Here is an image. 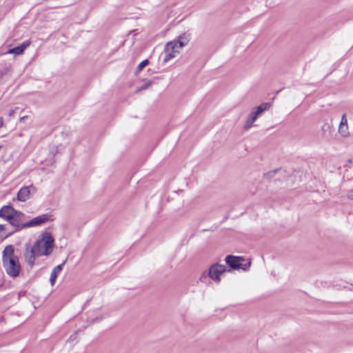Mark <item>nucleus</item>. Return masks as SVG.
I'll use <instances>...</instances> for the list:
<instances>
[{
	"label": "nucleus",
	"mask_w": 353,
	"mask_h": 353,
	"mask_svg": "<svg viewBox=\"0 0 353 353\" xmlns=\"http://www.w3.org/2000/svg\"><path fill=\"white\" fill-rule=\"evenodd\" d=\"M178 40L182 42V45H187L190 40L189 35L183 34L178 37Z\"/></svg>",
	"instance_id": "obj_18"
},
{
	"label": "nucleus",
	"mask_w": 353,
	"mask_h": 353,
	"mask_svg": "<svg viewBox=\"0 0 353 353\" xmlns=\"http://www.w3.org/2000/svg\"><path fill=\"white\" fill-rule=\"evenodd\" d=\"M270 107V104L269 103H263L259 106L254 108L252 111L249 114V117L252 119V121H256L265 110H268Z\"/></svg>",
	"instance_id": "obj_9"
},
{
	"label": "nucleus",
	"mask_w": 353,
	"mask_h": 353,
	"mask_svg": "<svg viewBox=\"0 0 353 353\" xmlns=\"http://www.w3.org/2000/svg\"><path fill=\"white\" fill-rule=\"evenodd\" d=\"M36 256H38L36 248L34 246L30 247L29 243L26 244L24 257L26 263L30 266V268L34 266Z\"/></svg>",
	"instance_id": "obj_7"
},
{
	"label": "nucleus",
	"mask_w": 353,
	"mask_h": 353,
	"mask_svg": "<svg viewBox=\"0 0 353 353\" xmlns=\"http://www.w3.org/2000/svg\"><path fill=\"white\" fill-rule=\"evenodd\" d=\"M3 125V119L2 117H0V128H2Z\"/></svg>",
	"instance_id": "obj_28"
},
{
	"label": "nucleus",
	"mask_w": 353,
	"mask_h": 353,
	"mask_svg": "<svg viewBox=\"0 0 353 353\" xmlns=\"http://www.w3.org/2000/svg\"><path fill=\"white\" fill-rule=\"evenodd\" d=\"M5 225H0V232L4 230Z\"/></svg>",
	"instance_id": "obj_29"
},
{
	"label": "nucleus",
	"mask_w": 353,
	"mask_h": 353,
	"mask_svg": "<svg viewBox=\"0 0 353 353\" xmlns=\"http://www.w3.org/2000/svg\"><path fill=\"white\" fill-rule=\"evenodd\" d=\"M14 112H15V109H12L9 111V113H8V116L9 117H12L14 114Z\"/></svg>",
	"instance_id": "obj_25"
},
{
	"label": "nucleus",
	"mask_w": 353,
	"mask_h": 353,
	"mask_svg": "<svg viewBox=\"0 0 353 353\" xmlns=\"http://www.w3.org/2000/svg\"><path fill=\"white\" fill-rule=\"evenodd\" d=\"M27 118H28V116H23L20 118L19 121H20V122H23Z\"/></svg>",
	"instance_id": "obj_27"
},
{
	"label": "nucleus",
	"mask_w": 353,
	"mask_h": 353,
	"mask_svg": "<svg viewBox=\"0 0 353 353\" xmlns=\"http://www.w3.org/2000/svg\"><path fill=\"white\" fill-rule=\"evenodd\" d=\"M152 82L150 80L145 81L141 87L138 88L136 90L137 92H139L143 90L148 89L151 85Z\"/></svg>",
	"instance_id": "obj_17"
},
{
	"label": "nucleus",
	"mask_w": 353,
	"mask_h": 353,
	"mask_svg": "<svg viewBox=\"0 0 353 353\" xmlns=\"http://www.w3.org/2000/svg\"><path fill=\"white\" fill-rule=\"evenodd\" d=\"M1 148V145H0V149Z\"/></svg>",
	"instance_id": "obj_30"
},
{
	"label": "nucleus",
	"mask_w": 353,
	"mask_h": 353,
	"mask_svg": "<svg viewBox=\"0 0 353 353\" xmlns=\"http://www.w3.org/2000/svg\"><path fill=\"white\" fill-rule=\"evenodd\" d=\"M16 211L17 210L10 205H4L0 209V217L9 222Z\"/></svg>",
	"instance_id": "obj_8"
},
{
	"label": "nucleus",
	"mask_w": 353,
	"mask_h": 353,
	"mask_svg": "<svg viewBox=\"0 0 353 353\" xmlns=\"http://www.w3.org/2000/svg\"><path fill=\"white\" fill-rule=\"evenodd\" d=\"M226 271L230 272V270H227L226 267L223 265L216 263L212 265L208 272V276L216 283L220 281V275Z\"/></svg>",
	"instance_id": "obj_5"
},
{
	"label": "nucleus",
	"mask_w": 353,
	"mask_h": 353,
	"mask_svg": "<svg viewBox=\"0 0 353 353\" xmlns=\"http://www.w3.org/2000/svg\"><path fill=\"white\" fill-rule=\"evenodd\" d=\"M53 216L49 214H43L37 217L32 219L31 220L26 221V228H32L41 225L48 221H53Z\"/></svg>",
	"instance_id": "obj_6"
},
{
	"label": "nucleus",
	"mask_w": 353,
	"mask_h": 353,
	"mask_svg": "<svg viewBox=\"0 0 353 353\" xmlns=\"http://www.w3.org/2000/svg\"><path fill=\"white\" fill-rule=\"evenodd\" d=\"M15 258L18 257L14 255V249L13 245H6L2 252V262H3L5 259L9 260V259Z\"/></svg>",
	"instance_id": "obj_13"
},
{
	"label": "nucleus",
	"mask_w": 353,
	"mask_h": 353,
	"mask_svg": "<svg viewBox=\"0 0 353 353\" xmlns=\"http://www.w3.org/2000/svg\"><path fill=\"white\" fill-rule=\"evenodd\" d=\"M66 261H67V259H65L62 263H61V264L58 265L57 266H56L55 268H54V269L52 270L51 274H50V284L52 286H53L54 285L56 279H57L58 275L59 274V273L63 270V267L65 264Z\"/></svg>",
	"instance_id": "obj_12"
},
{
	"label": "nucleus",
	"mask_w": 353,
	"mask_h": 353,
	"mask_svg": "<svg viewBox=\"0 0 353 353\" xmlns=\"http://www.w3.org/2000/svg\"><path fill=\"white\" fill-rule=\"evenodd\" d=\"M347 125V121L345 114H343L341 118V121L339 126Z\"/></svg>",
	"instance_id": "obj_20"
},
{
	"label": "nucleus",
	"mask_w": 353,
	"mask_h": 353,
	"mask_svg": "<svg viewBox=\"0 0 353 353\" xmlns=\"http://www.w3.org/2000/svg\"><path fill=\"white\" fill-rule=\"evenodd\" d=\"M174 45L172 43H168L165 48V54L164 57V62H167L171 59L175 57L176 54L173 53V48Z\"/></svg>",
	"instance_id": "obj_14"
},
{
	"label": "nucleus",
	"mask_w": 353,
	"mask_h": 353,
	"mask_svg": "<svg viewBox=\"0 0 353 353\" xmlns=\"http://www.w3.org/2000/svg\"><path fill=\"white\" fill-rule=\"evenodd\" d=\"M30 45V41L27 40L23 42L19 46L11 48L8 50L9 54L19 55L23 53L24 50Z\"/></svg>",
	"instance_id": "obj_11"
},
{
	"label": "nucleus",
	"mask_w": 353,
	"mask_h": 353,
	"mask_svg": "<svg viewBox=\"0 0 353 353\" xmlns=\"http://www.w3.org/2000/svg\"><path fill=\"white\" fill-rule=\"evenodd\" d=\"M26 218V216L25 214L18 210L16 211L14 215H13L12 219L9 221V223L14 227V230L11 232L9 235L26 228V222H25Z\"/></svg>",
	"instance_id": "obj_4"
},
{
	"label": "nucleus",
	"mask_w": 353,
	"mask_h": 353,
	"mask_svg": "<svg viewBox=\"0 0 353 353\" xmlns=\"http://www.w3.org/2000/svg\"><path fill=\"white\" fill-rule=\"evenodd\" d=\"M339 132L343 137H346L349 135L348 125L339 126Z\"/></svg>",
	"instance_id": "obj_16"
},
{
	"label": "nucleus",
	"mask_w": 353,
	"mask_h": 353,
	"mask_svg": "<svg viewBox=\"0 0 353 353\" xmlns=\"http://www.w3.org/2000/svg\"><path fill=\"white\" fill-rule=\"evenodd\" d=\"M279 169H276L273 171L269 172L265 174V176L267 178H271L274 176V175L276 173L277 171H279Z\"/></svg>",
	"instance_id": "obj_21"
},
{
	"label": "nucleus",
	"mask_w": 353,
	"mask_h": 353,
	"mask_svg": "<svg viewBox=\"0 0 353 353\" xmlns=\"http://www.w3.org/2000/svg\"><path fill=\"white\" fill-rule=\"evenodd\" d=\"M205 279H207V275H206L205 273H203V274L201 275V278H200V280H201V281H204V280H205Z\"/></svg>",
	"instance_id": "obj_26"
},
{
	"label": "nucleus",
	"mask_w": 353,
	"mask_h": 353,
	"mask_svg": "<svg viewBox=\"0 0 353 353\" xmlns=\"http://www.w3.org/2000/svg\"><path fill=\"white\" fill-rule=\"evenodd\" d=\"M254 122V121H252V119L250 117H248V118L244 125V129L245 130L250 129L252 126Z\"/></svg>",
	"instance_id": "obj_19"
},
{
	"label": "nucleus",
	"mask_w": 353,
	"mask_h": 353,
	"mask_svg": "<svg viewBox=\"0 0 353 353\" xmlns=\"http://www.w3.org/2000/svg\"><path fill=\"white\" fill-rule=\"evenodd\" d=\"M37 250V256H49L54 246V239L52 234L44 232L33 245Z\"/></svg>",
	"instance_id": "obj_1"
},
{
	"label": "nucleus",
	"mask_w": 353,
	"mask_h": 353,
	"mask_svg": "<svg viewBox=\"0 0 353 353\" xmlns=\"http://www.w3.org/2000/svg\"><path fill=\"white\" fill-rule=\"evenodd\" d=\"M149 64V61L148 59H145L142 61L137 66V70L135 72L136 74L139 73L145 66Z\"/></svg>",
	"instance_id": "obj_15"
},
{
	"label": "nucleus",
	"mask_w": 353,
	"mask_h": 353,
	"mask_svg": "<svg viewBox=\"0 0 353 353\" xmlns=\"http://www.w3.org/2000/svg\"><path fill=\"white\" fill-rule=\"evenodd\" d=\"M347 198L350 200L353 201V189L348 190L347 191Z\"/></svg>",
	"instance_id": "obj_23"
},
{
	"label": "nucleus",
	"mask_w": 353,
	"mask_h": 353,
	"mask_svg": "<svg viewBox=\"0 0 353 353\" xmlns=\"http://www.w3.org/2000/svg\"><path fill=\"white\" fill-rule=\"evenodd\" d=\"M173 41L177 43L178 48H180V49L186 46V45H182V42L181 41H179L178 39L174 40Z\"/></svg>",
	"instance_id": "obj_24"
},
{
	"label": "nucleus",
	"mask_w": 353,
	"mask_h": 353,
	"mask_svg": "<svg viewBox=\"0 0 353 353\" xmlns=\"http://www.w3.org/2000/svg\"><path fill=\"white\" fill-rule=\"evenodd\" d=\"M245 259L243 256H235L233 255H228L225 258L226 264L233 270L241 269L243 270H247L251 265V262L249 261L247 263L243 264V261Z\"/></svg>",
	"instance_id": "obj_3"
},
{
	"label": "nucleus",
	"mask_w": 353,
	"mask_h": 353,
	"mask_svg": "<svg viewBox=\"0 0 353 353\" xmlns=\"http://www.w3.org/2000/svg\"><path fill=\"white\" fill-rule=\"evenodd\" d=\"M3 266L7 274L10 277L16 278L19 275L21 265L18 258L5 259L3 262Z\"/></svg>",
	"instance_id": "obj_2"
},
{
	"label": "nucleus",
	"mask_w": 353,
	"mask_h": 353,
	"mask_svg": "<svg viewBox=\"0 0 353 353\" xmlns=\"http://www.w3.org/2000/svg\"><path fill=\"white\" fill-rule=\"evenodd\" d=\"M30 188L32 186H24L21 188L17 193V199L19 201L25 202L30 198Z\"/></svg>",
	"instance_id": "obj_10"
},
{
	"label": "nucleus",
	"mask_w": 353,
	"mask_h": 353,
	"mask_svg": "<svg viewBox=\"0 0 353 353\" xmlns=\"http://www.w3.org/2000/svg\"><path fill=\"white\" fill-rule=\"evenodd\" d=\"M169 43H172L174 45V48H173V53L176 54L179 52L180 48H178L177 43L172 41H170Z\"/></svg>",
	"instance_id": "obj_22"
}]
</instances>
